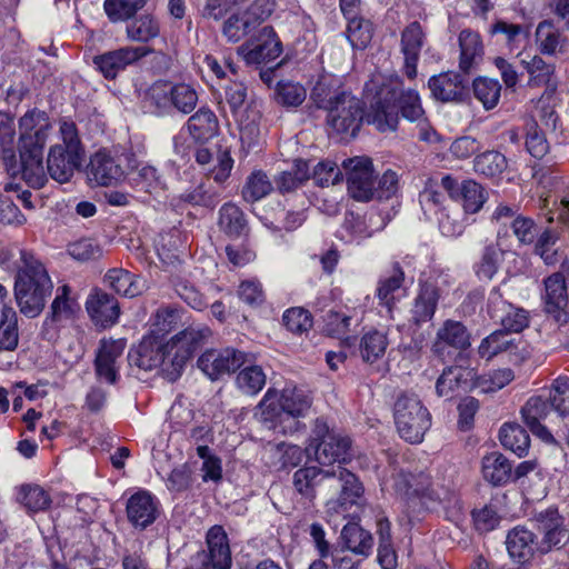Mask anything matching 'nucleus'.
Segmentation results:
<instances>
[{"label": "nucleus", "mask_w": 569, "mask_h": 569, "mask_svg": "<svg viewBox=\"0 0 569 569\" xmlns=\"http://www.w3.org/2000/svg\"><path fill=\"white\" fill-rule=\"evenodd\" d=\"M536 535L525 527H515L506 538L509 556L519 563L528 562L537 551Z\"/></svg>", "instance_id": "nucleus-32"}, {"label": "nucleus", "mask_w": 569, "mask_h": 569, "mask_svg": "<svg viewBox=\"0 0 569 569\" xmlns=\"http://www.w3.org/2000/svg\"><path fill=\"white\" fill-rule=\"evenodd\" d=\"M487 309L490 318L500 321L502 330L508 335L521 332L529 325L528 312L506 301L499 288L490 291Z\"/></svg>", "instance_id": "nucleus-14"}, {"label": "nucleus", "mask_w": 569, "mask_h": 569, "mask_svg": "<svg viewBox=\"0 0 569 569\" xmlns=\"http://www.w3.org/2000/svg\"><path fill=\"white\" fill-rule=\"evenodd\" d=\"M426 42V33L418 21L409 23L400 36V52L403 56V74L413 80L418 74L420 52Z\"/></svg>", "instance_id": "nucleus-18"}, {"label": "nucleus", "mask_w": 569, "mask_h": 569, "mask_svg": "<svg viewBox=\"0 0 569 569\" xmlns=\"http://www.w3.org/2000/svg\"><path fill=\"white\" fill-rule=\"evenodd\" d=\"M468 328L460 321L448 319L438 329L431 351L442 361L449 356V348L458 350L457 362L465 361V353L471 342Z\"/></svg>", "instance_id": "nucleus-10"}, {"label": "nucleus", "mask_w": 569, "mask_h": 569, "mask_svg": "<svg viewBox=\"0 0 569 569\" xmlns=\"http://www.w3.org/2000/svg\"><path fill=\"white\" fill-rule=\"evenodd\" d=\"M459 70L469 74L482 60L483 44L478 32L465 29L459 33Z\"/></svg>", "instance_id": "nucleus-31"}, {"label": "nucleus", "mask_w": 569, "mask_h": 569, "mask_svg": "<svg viewBox=\"0 0 569 569\" xmlns=\"http://www.w3.org/2000/svg\"><path fill=\"white\" fill-rule=\"evenodd\" d=\"M126 511L129 522L143 530L158 518V501L149 491L140 490L128 499Z\"/></svg>", "instance_id": "nucleus-24"}, {"label": "nucleus", "mask_w": 569, "mask_h": 569, "mask_svg": "<svg viewBox=\"0 0 569 569\" xmlns=\"http://www.w3.org/2000/svg\"><path fill=\"white\" fill-rule=\"evenodd\" d=\"M348 171V192L357 201L372 200V189L376 184L373 164L369 158H353L343 161Z\"/></svg>", "instance_id": "nucleus-13"}, {"label": "nucleus", "mask_w": 569, "mask_h": 569, "mask_svg": "<svg viewBox=\"0 0 569 569\" xmlns=\"http://www.w3.org/2000/svg\"><path fill=\"white\" fill-rule=\"evenodd\" d=\"M307 455H313L319 465L329 466L335 462L346 463L352 456L351 439L333 429L327 421L318 418L315 421L308 446Z\"/></svg>", "instance_id": "nucleus-5"}, {"label": "nucleus", "mask_w": 569, "mask_h": 569, "mask_svg": "<svg viewBox=\"0 0 569 569\" xmlns=\"http://www.w3.org/2000/svg\"><path fill=\"white\" fill-rule=\"evenodd\" d=\"M218 224L220 230L230 238H240L248 229L243 211L231 202L220 208Z\"/></svg>", "instance_id": "nucleus-39"}, {"label": "nucleus", "mask_w": 569, "mask_h": 569, "mask_svg": "<svg viewBox=\"0 0 569 569\" xmlns=\"http://www.w3.org/2000/svg\"><path fill=\"white\" fill-rule=\"evenodd\" d=\"M21 495V502L30 512L44 511L50 507L51 498L40 486H22Z\"/></svg>", "instance_id": "nucleus-61"}, {"label": "nucleus", "mask_w": 569, "mask_h": 569, "mask_svg": "<svg viewBox=\"0 0 569 569\" xmlns=\"http://www.w3.org/2000/svg\"><path fill=\"white\" fill-rule=\"evenodd\" d=\"M362 492V485L359 482L356 475L341 466L330 470L327 499H332L339 493L338 500L341 506L353 505Z\"/></svg>", "instance_id": "nucleus-23"}, {"label": "nucleus", "mask_w": 569, "mask_h": 569, "mask_svg": "<svg viewBox=\"0 0 569 569\" xmlns=\"http://www.w3.org/2000/svg\"><path fill=\"white\" fill-rule=\"evenodd\" d=\"M515 378L513 371L509 368L499 369L488 376L475 378V388H479L482 392H495L502 389Z\"/></svg>", "instance_id": "nucleus-62"}, {"label": "nucleus", "mask_w": 569, "mask_h": 569, "mask_svg": "<svg viewBox=\"0 0 569 569\" xmlns=\"http://www.w3.org/2000/svg\"><path fill=\"white\" fill-rule=\"evenodd\" d=\"M207 326H190L163 343L157 336H147L136 349L130 350L128 360L131 366L142 370L160 367L163 377L174 382L182 373L187 362L210 337Z\"/></svg>", "instance_id": "nucleus-1"}, {"label": "nucleus", "mask_w": 569, "mask_h": 569, "mask_svg": "<svg viewBox=\"0 0 569 569\" xmlns=\"http://www.w3.org/2000/svg\"><path fill=\"white\" fill-rule=\"evenodd\" d=\"M428 88L431 97L440 102L462 103L469 98L467 78L455 71L430 77Z\"/></svg>", "instance_id": "nucleus-16"}, {"label": "nucleus", "mask_w": 569, "mask_h": 569, "mask_svg": "<svg viewBox=\"0 0 569 569\" xmlns=\"http://www.w3.org/2000/svg\"><path fill=\"white\" fill-rule=\"evenodd\" d=\"M171 112L178 111L182 114L191 113L198 103V92L188 83L171 82Z\"/></svg>", "instance_id": "nucleus-51"}, {"label": "nucleus", "mask_w": 569, "mask_h": 569, "mask_svg": "<svg viewBox=\"0 0 569 569\" xmlns=\"http://www.w3.org/2000/svg\"><path fill=\"white\" fill-rule=\"evenodd\" d=\"M546 311L559 326L568 322V293L566 278L561 272H556L545 280Z\"/></svg>", "instance_id": "nucleus-22"}, {"label": "nucleus", "mask_w": 569, "mask_h": 569, "mask_svg": "<svg viewBox=\"0 0 569 569\" xmlns=\"http://www.w3.org/2000/svg\"><path fill=\"white\" fill-rule=\"evenodd\" d=\"M249 362L248 355L234 348L221 350L210 349L203 352L198 359V368L212 381L220 379L223 375L236 372Z\"/></svg>", "instance_id": "nucleus-7"}, {"label": "nucleus", "mask_w": 569, "mask_h": 569, "mask_svg": "<svg viewBox=\"0 0 569 569\" xmlns=\"http://www.w3.org/2000/svg\"><path fill=\"white\" fill-rule=\"evenodd\" d=\"M457 200L461 201L466 213H476L487 201V192L477 181L472 179L463 180Z\"/></svg>", "instance_id": "nucleus-48"}, {"label": "nucleus", "mask_w": 569, "mask_h": 569, "mask_svg": "<svg viewBox=\"0 0 569 569\" xmlns=\"http://www.w3.org/2000/svg\"><path fill=\"white\" fill-rule=\"evenodd\" d=\"M246 365L236 378L237 387L247 395H257L266 385V375L260 366L252 365V360Z\"/></svg>", "instance_id": "nucleus-53"}, {"label": "nucleus", "mask_w": 569, "mask_h": 569, "mask_svg": "<svg viewBox=\"0 0 569 569\" xmlns=\"http://www.w3.org/2000/svg\"><path fill=\"white\" fill-rule=\"evenodd\" d=\"M86 309L93 323L100 328H110L120 316L118 300L101 289H94L87 298Z\"/></svg>", "instance_id": "nucleus-20"}, {"label": "nucleus", "mask_w": 569, "mask_h": 569, "mask_svg": "<svg viewBox=\"0 0 569 569\" xmlns=\"http://www.w3.org/2000/svg\"><path fill=\"white\" fill-rule=\"evenodd\" d=\"M180 199L193 206L214 208L220 201V192L211 184L200 183L193 190L183 192Z\"/></svg>", "instance_id": "nucleus-57"}, {"label": "nucleus", "mask_w": 569, "mask_h": 569, "mask_svg": "<svg viewBox=\"0 0 569 569\" xmlns=\"http://www.w3.org/2000/svg\"><path fill=\"white\" fill-rule=\"evenodd\" d=\"M147 0H104L103 9L111 22L133 19L143 9Z\"/></svg>", "instance_id": "nucleus-50"}, {"label": "nucleus", "mask_w": 569, "mask_h": 569, "mask_svg": "<svg viewBox=\"0 0 569 569\" xmlns=\"http://www.w3.org/2000/svg\"><path fill=\"white\" fill-rule=\"evenodd\" d=\"M559 239L557 230L547 228L537 238L535 252L540 256L546 264L552 266L560 261L561 254L555 244Z\"/></svg>", "instance_id": "nucleus-56"}, {"label": "nucleus", "mask_w": 569, "mask_h": 569, "mask_svg": "<svg viewBox=\"0 0 569 569\" xmlns=\"http://www.w3.org/2000/svg\"><path fill=\"white\" fill-rule=\"evenodd\" d=\"M393 419L399 436L410 443H420L431 427V415L415 393L401 392L397 397Z\"/></svg>", "instance_id": "nucleus-6"}, {"label": "nucleus", "mask_w": 569, "mask_h": 569, "mask_svg": "<svg viewBox=\"0 0 569 569\" xmlns=\"http://www.w3.org/2000/svg\"><path fill=\"white\" fill-rule=\"evenodd\" d=\"M13 267L14 297L20 312L34 318L41 313L52 292V280L44 263L31 250L19 249Z\"/></svg>", "instance_id": "nucleus-3"}, {"label": "nucleus", "mask_w": 569, "mask_h": 569, "mask_svg": "<svg viewBox=\"0 0 569 569\" xmlns=\"http://www.w3.org/2000/svg\"><path fill=\"white\" fill-rule=\"evenodd\" d=\"M473 94L486 110L493 109L500 99L501 84L497 79L478 77L472 82Z\"/></svg>", "instance_id": "nucleus-49"}, {"label": "nucleus", "mask_w": 569, "mask_h": 569, "mask_svg": "<svg viewBox=\"0 0 569 569\" xmlns=\"http://www.w3.org/2000/svg\"><path fill=\"white\" fill-rule=\"evenodd\" d=\"M396 99L395 89L380 87L366 112L363 102L350 93L327 114V123L337 133L350 138L357 136L363 121L380 132L395 131L398 126Z\"/></svg>", "instance_id": "nucleus-2"}, {"label": "nucleus", "mask_w": 569, "mask_h": 569, "mask_svg": "<svg viewBox=\"0 0 569 569\" xmlns=\"http://www.w3.org/2000/svg\"><path fill=\"white\" fill-rule=\"evenodd\" d=\"M440 299L439 288L431 282L420 284L410 311V321L420 326L432 320Z\"/></svg>", "instance_id": "nucleus-29"}, {"label": "nucleus", "mask_w": 569, "mask_h": 569, "mask_svg": "<svg viewBox=\"0 0 569 569\" xmlns=\"http://www.w3.org/2000/svg\"><path fill=\"white\" fill-rule=\"evenodd\" d=\"M511 345L509 336L503 330H497L487 338L482 339L478 353L481 358L487 360L492 359L498 353L507 350Z\"/></svg>", "instance_id": "nucleus-63"}, {"label": "nucleus", "mask_w": 569, "mask_h": 569, "mask_svg": "<svg viewBox=\"0 0 569 569\" xmlns=\"http://www.w3.org/2000/svg\"><path fill=\"white\" fill-rule=\"evenodd\" d=\"M19 128L23 148L33 144L44 146L50 123L44 111L32 109L20 118Z\"/></svg>", "instance_id": "nucleus-27"}, {"label": "nucleus", "mask_w": 569, "mask_h": 569, "mask_svg": "<svg viewBox=\"0 0 569 569\" xmlns=\"http://www.w3.org/2000/svg\"><path fill=\"white\" fill-rule=\"evenodd\" d=\"M537 529L542 538L537 543V551L546 555L552 549H561L569 542V530L557 508L550 507L535 515Z\"/></svg>", "instance_id": "nucleus-8"}, {"label": "nucleus", "mask_w": 569, "mask_h": 569, "mask_svg": "<svg viewBox=\"0 0 569 569\" xmlns=\"http://www.w3.org/2000/svg\"><path fill=\"white\" fill-rule=\"evenodd\" d=\"M349 94V92L341 90L338 80L330 76H322L313 86L310 99L317 108L327 110L329 113L341 102L342 98Z\"/></svg>", "instance_id": "nucleus-34"}, {"label": "nucleus", "mask_w": 569, "mask_h": 569, "mask_svg": "<svg viewBox=\"0 0 569 569\" xmlns=\"http://www.w3.org/2000/svg\"><path fill=\"white\" fill-rule=\"evenodd\" d=\"M481 473L493 487H502L512 480V463L501 452L492 451L482 457Z\"/></svg>", "instance_id": "nucleus-33"}, {"label": "nucleus", "mask_w": 569, "mask_h": 569, "mask_svg": "<svg viewBox=\"0 0 569 569\" xmlns=\"http://www.w3.org/2000/svg\"><path fill=\"white\" fill-rule=\"evenodd\" d=\"M126 34L131 41L147 43L160 34V23L152 14H141L127 24Z\"/></svg>", "instance_id": "nucleus-41"}, {"label": "nucleus", "mask_w": 569, "mask_h": 569, "mask_svg": "<svg viewBox=\"0 0 569 569\" xmlns=\"http://www.w3.org/2000/svg\"><path fill=\"white\" fill-rule=\"evenodd\" d=\"M552 410L561 417L569 413V378L558 377L553 380L548 399Z\"/></svg>", "instance_id": "nucleus-59"}, {"label": "nucleus", "mask_w": 569, "mask_h": 569, "mask_svg": "<svg viewBox=\"0 0 569 569\" xmlns=\"http://www.w3.org/2000/svg\"><path fill=\"white\" fill-rule=\"evenodd\" d=\"M476 371L462 365L446 367L436 382V392L439 397L452 399L460 392L475 388Z\"/></svg>", "instance_id": "nucleus-19"}, {"label": "nucleus", "mask_w": 569, "mask_h": 569, "mask_svg": "<svg viewBox=\"0 0 569 569\" xmlns=\"http://www.w3.org/2000/svg\"><path fill=\"white\" fill-rule=\"evenodd\" d=\"M87 174L99 186H111L122 179L123 170L113 157L100 150L91 157Z\"/></svg>", "instance_id": "nucleus-26"}, {"label": "nucleus", "mask_w": 569, "mask_h": 569, "mask_svg": "<svg viewBox=\"0 0 569 569\" xmlns=\"http://www.w3.org/2000/svg\"><path fill=\"white\" fill-rule=\"evenodd\" d=\"M208 551H199L194 560L210 569H230L232 565L229 539L222 526H212L206 535Z\"/></svg>", "instance_id": "nucleus-15"}, {"label": "nucleus", "mask_w": 569, "mask_h": 569, "mask_svg": "<svg viewBox=\"0 0 569 569\" xmlns=\"http://www.w3.org/2000/svg\"><path fill=\"white\" fill-rule=\"evenodd\" d=\"M144 97L157 114L171 113V82L156 81L146 91Z\"/></svg>", "instance_id": "nucleus-54"}, {"label": "nucleus", "mask_w": 569, "mask_h": 569, "mask_svg": "<svg viewBox=\"0 0 569 569\" xmlns=\"http://www.w3.org/2000/svg\"><path fill=\"white\" fill-rule=\"evenodd\" d=\"M187 128L194 141L204 142L219 131V121L208 107L198 109L187 121Z\"/></svg>", "instance_id": "nucleus-36"}, {"label": "nucleus", "mask_w": 569, "mask_h": 569, "mask_svg": "<svg viewBox=\"0 0 569 569\" xmlns=\"http://www.w3.org/2000/svg\"><path fill=\"white\" fill-rule=\"evenodd\" d=\"M551 410L548 399H543L541 396L529 398L521 408V416L526 426L545 442L553 441L550 431L541 423Z\"/></svg>", "instance_id": "nucleus-25"}, {"label": "nucleus", "mask_w": 569, "mask_h": 569, "mask_svg": "<svg viewBox=\"0 0 569 569\" xmlns=\"http://www.w3.org/2000/svg\"><path fill=\"white\" fill-rule=\"evenodd\" d=\"M406 498L409 507L430 510L441 502V495L428 473L411 476L408 481Z\"/></svg>", "instance_id": "nucleus-21"}, {"label": "nucleus", "mask_w": 569, "mask_h": 569, "mask_svg": "<svg viewBox=\"0 0 569 569\" xmlns=\"http://www.w3.org/2000/svg\"><path fill=\"white\" fill-rule=\"evenodd\" d=\"M526 68L530 74L529 84L532 87H541L548 84L555 72V66L547 63L539 56H535L530 61H528Z\"/></svg>", "instance_id": "nucleus-64"}, {"label": "nucleus", "mask_w": 569, "mask_h": 569, "mask_svg": "<svg viewBox=\"0 0 569 569\" xmlns=\"http://www.w3.org/2000/svg\"><path fill=\"white\" fill-rule=\"evenodd\" d=\"M42 148L43 146L33 144L23 148L20 151V161H3L7 171L10 176L17 177L20 174L30 187L40 189L44 186L47 177L42 163Z\"/></svg>", "instance_id": "nucleus-12"}, {"label": "nucleus", "mask_w": 569, "mask_h": 569, "mask_svg": "<svg viewBox=\"0 0 569 569\" xmlns=\"http://www.w3.org/2000/svg\"><path fill=\"white\" fill-rule=\"evenodd\" d=\"M507 167L506 156L496 150L485 151L473 159V170L486 178L499 177Z\"/></svg>", "instance_id": "nucleus-46"}, {"label": "nucleus", "mask_w": 569, "mask_h": 569, "mask_svg": "<svg viewBox=\"0 0 569 569\" xmlns=\"http://www.w3.org/2000/svg\"><path fill=\"white\" fill-rule=\"evenodd\" d=\"M181 312L182 310L176 306L160 307L153 316L151 336L161 339L172 331L181 321Z\"/></svg>", "instance_id": "nucleus-52"}, {"label": "nucleus", "mask_w": 569, "mask_h": 569, "mask_svg": "<svg viewBox=\"0 0 569 569\" xmlns=\"http://www.w3.org/2000/svg\"><path fill=\"white\" fill-rule=\"evenodd\" d=\"M405 281V272L399 262L392 264L389 274L382 277L378 282L377 297L381 305L389 310L396 302V293L402 288Z\"/></svg>", "instance_id": "nucleus-40"}, {"label": "nucleus", "mask_w": 569, "mask_h": 569, "mask_svg": "<svg viewBox=\"0 0 569 569\" xmlns=\"http://www.w3.org/2000/svg\"><path fill=\"white\" fill-rule=\"evenodd\" d=\"M62 143L50 148L47 169L50 177L59 183L71 179L74 171L82 164L84 148L81 143L77 126L73 121H60Z\"/></svg>", "instance_id": "nucleus-4"}, {"label": "nucleus", "mask_w": 569, "mask_h": 569, "mask_svg": "<svg viewBox=\"0 0 569 569\" xmlns=\"http://www.w3.org/2000/svg\"><path fill=\"white\" fill-rule=\"evenodd\" d=\"M287 419L289 432H296L300 428L299 417L306 416L311 407V398L308 392L298 387H286L279 396Z\"/></svg>", "instance_id": "nucleus-28"}, {"label": "nucleus", "mask_w": 569, "mask_h": 569, "mask_svg": "<svg viewBox=\"0 0 569 569\" xmlns=\"http://www.w3.org/2000/svg\"><path fill=\"white\" fill-rule=\"evenodd\" d=\"M341 539L347 550L368 557L372 549L373 538L371 533L356 522H348L341 530Z\"/></svg>", "instance_id": "nucleus-38"}, {"label": "nucleus", "mask_w": 569, "mask_h": 569, "mask_svg": "<svg viewBox=\"0 0 569 569\" xmlns=\"http://www.w3.org/2000/svg\"><path fill=\"white\" fill-rule=\"evenodd\" d=\"M536 41L542 54L555 56L563 52L567 47V37L556 28L552 20L546 19L538 23Z\"/></svg>", "instance_id": "nucleus-35"}, {"label": "nucleus", "mask_w": 569, "mask_h": 569, "mask_svg": "<svg viewBox=\"0 0 569 569\" xmlns=\"http://www.w3.org/2000/svg\"><path fill=\"white\" fill-rule=\"evenodd\" d=\"M306 89L292 81H279L276 88V100L284 107H298L306 99Z\"/></svg>", "instance_id": "nucleus-60"}, {"label": "nucleus", "mask_w": 569, "mask_h": 569, "mask_svg": "<svg viewBox=\"0 0 569 569\" xmlns=\"http://www.w3.org/2000/svg\"><path fill=\"white\" fill-rule=\"evenodd\" d=\"M380 87H389L397 91L395 104L398 108V112L401 111L403 118L409 121H418L423 118L425 111L421 107L420 97L416 90L408 89L400 92L398 87H392L391 84H381Z\"/></svg>", "instance_id": "nucleus-47"}, {"label": "nucleus", "mask_w": 569, "mask_h": 569, "mask_svg": "<svg viewBox=\"0 0 569 569\" xmlns=\"http://www.w3.org/2000/svg\"><path fill=\"white\" fill-rule=\"evenodd\" d=\"M282 52V43L272 27H263L250 41L238 48L247 64H267Z\"/></svg>", "instance_id": "nucleus-9"}, {"label": "nucleus", "mask_w": 569, "mask_h": 569, "mask_svg": "<svg viewBox=\"0 0 569 569\" xmlns=\"http://www.w3.org/2000/svg\"><path fill=\"white\" fill-rule=\"evenodd\" d=\"M104 283L118 295L133 298L142 292L140 280L122 268H113L107 271L103 278Z\"/></svg>", "instance_id": "nucleus-37"}, {"label": "nucleus", "mask_w": 569, "mask_h": 569, "mask_svg": "<svg viewBox=\"0 0 569 569\" xmlns=\"http://www.w3.org/2000/svg\"><path fill=\"white\" fill-rule=\"evenodd\" d=\"M330 470L317 466H305L292 475V486L301 500L313 502L318 495L327 498Z\"/></svg>", "instance_id": "nucleus-17"}, {"label": "nucleus", "mask_w": 569, "mask_h": 569, "mask_svg": "<svg viewBox=\"0 0 569 569\" xmlns=\"http://www.w3.org/2000/svg\"><path fill=\"white\" fill-rule=\"evenodd\" d=\"M389 345L387 335L379 330H370L365 333L359 342V353L367 363H375L386 353Z\"/></svg>", "instance_id": "nucleus-43"}, {"label": "nucleus", "mask_w": 569, "mask_h": 569, "mask_svg": "<svg viewBox=\"0 0 569 569\" xmlns=\"http://www.w3.org/2000/svg\"><path fill=\"white\" fill-rule=\"evenodd\" d=\"M254 416L268 428L280 431L283 433L289 432L288 427L282 426L287 419L282 402L278 396V392L273 389H269L259 405L256 408Z\"/></svg>", "instance_id": "nucleus-30"}, {"label": "nucleus", "mask_w": 569, "mask_h": 569, "mask_svg": "<svg viewBox=\"0 0 569 569\" xmlns=\"http://www.w3.org/2000/svg\"><path fill=\"white\" fill-rule=\"evenodd\" d=\"M152 49L148 47H121L110 50L92 58L96 69L107 80H114L127 67L150 54Z\"/></svg>", "instance_id": "nucleus-11"}, {"label": "nucleus", "mask_w": 569, "mask_h": 569, "mask_svg": "<svg viewBox=\"0 0 569 569\" xmlns=\"http://www.w3.org/2000/svg\"><path fill=\"white\" fill-rule=\"evenodd\" d=\"M309 178V162L296 159L291 170L282 171L274 182L279 192L287 193L300 188Z\"/></svg>", "instance_id": "nucleus-44"}, {"label": "nucleus", "mask_w": 569, "mask_h": 569, "mask_svg": "<svg viewBox=\"0 0 569 569\" xmlns=\"http://www.w3.org/2000/svg\"><path fill=\"white\" fill-rule=\"evenodd\" d=\"M272 191V183L268 179L267 174L257 170L253 171L246 181L242 188V197L247 202L253 203Z\"/></svg>", "instance_id": "nucleus-55"}, {"label": "nucleus", "mask_w": 569, "mask_h": 569, "mask_svg": "<svg viewBox=\"0 0 569 569\" xmlns=\"http://www.w3.org/2000/svg\"><path fill=\"white\" fill-rule=\"evenodd\" d=\"M348 20L347 34L351 46L365 49L371 41V23L357 16L346 18Z\"/></svg>", "instance_id": "nucleus-58"}, {"label": "nucleus", "mask_w": 569, "mask_h": 569, "mask_svg": "<svg viewBox=\"0 0 569 569\" xmlns=\"http://www.w3.org/2000/svg\"><path fill=\"white\" fill-rule=\"evenodd\" d=\"M19 343L18 316L13 308L3 306L0 315V351H13Z\"/></svg>", "instance_id": "nucleus-45"}, {"label": "nucleus", "mask_w": 569, "mask_h": 569, "mask_svg": "<svg viewBox=\"0 0 569 569\" xmlns=\"http://www.w3.org/2000/svg\"><path fill=\"white\" fill-rule=\"evenodd\" d=\"M501 445L515 452L518 457L528 453L530 447V437L525 428L518 423H505L499 431Z\"/></svg>", "instance_id": "nucleus-42"}]
</instances>
